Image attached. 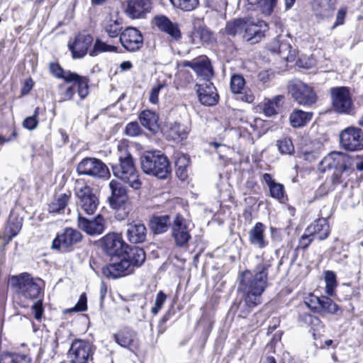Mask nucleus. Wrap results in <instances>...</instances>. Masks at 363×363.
Returning <instances> with one entry per match:
<instances>
[{
    "mask_svg": "<svg viewBox=\"0 0 363 363\" xmlns=\"http://www.w3.org/2000/svg\"><path fill=\"white\" fill-rule=\"evenodd\" d=\"M270 264L262 262L253 271L245 270L238 277V291L242 294V301L238 308L246 315L262 302V296L267 287Z\"/></svg>",
    "mask_w": 363,
    "mask_h": 363,
    "instance_id": "1",
    "label": "nucleus"
},
{
    "mask_svg": "<svg viewBox=\"0 0 363 363\" xmlns=\"http://www.w3.org/2000/svg\"><path fill=\"white\" fill-rule=\"evenodd\" d=\"M118 164L112 165L113 175L130 187L138 190L142 186V182L135 167L133 157L124 145H118Z\"/></svg>",
    "mask_w": 363,
    "mask_h": 363,
    "instance_id": "2",
    "label": "nucleus"
},
{
    "mask_svg": "<svg viewBox=\"0 0 363 363\" xmlns=\"http://www.w3.org/2000/svg\"><path fill=\"white\" fill-rule=\"evenodd\" d=\"M10 284L23 307L28 306L27 301L38 298L42 291L38 281L28 273L11 277Z\"/></svg>",
    "mask_w": 363,
    "mask_h": 363,
    "instance_id": "3",
    "label": "nucleus"
},
{
    "mask_svg": "<svg viewBox=\"0 0 363 363\" xmlns=\"http://www.w3.org/2000/svg\"><path fill=\"white\" fill-rule=\"evenodd\" d=\"M350 157L340 152H332L326 155L319 163L318 170L325 172L333 170L331 180L333 185L341 182V175L350 164Z\"/></svg>",
    "mask_w": 363,
    "mask_h": 363,
    "instance_id": "4",
    "label": "nucleus"
},
{
    "mask_svg": "<svg viewBox=\"0 0 363 363\" xmlns=\"http://www.w3.org/2000/svg\"><path fill=\"white\" fill-rule=\"evenodd\" d=\"M141 167L145 173L160 179L166 178L170 173V166L167 157L156 152H147L143 156Z\"/></svg>",
    "mask_w": 363,
    "mask_h": 363,
    "instance_id": "5",
    "label": "nucleus"
},
{
    "mask_svg": "<svg viewBox=\"0 0 363 363\" xmlns=\"http://www.w3.org/2000/svg\"><path fill=\"white\" fill-rule=\"evenodd\" d=\"M330 95L332 106L335 112L346 115L354 114L355 106L349 88L333 87L330 89Z\"/></svg>",
    "mask_w": 363,
    "mask_h": 363,
    "instance_id": "6",
    "label": "nucleus"
},
{
    "mask_svg": "<svg viewBox=\"0 0 363 363\" xmlns=\"http://www.w3.org/2000/svg\"><path fill=\"white\" fill-rule=\"evenodd\" d=\"M74 190L79 209L86 214H94L98 208L99 200L93 189L84 182H77Z\"/></svg>",
    "mask_w": 363,
    "mask_h": 363,
    "instance_id": "7",
    "label": "nucleus"
},
{
    "mask_svg": "<svg viewBox=\"0 0 363 363\" xmlns=\"http://www.w3.org/2000/svg\"><path fill=\"white\" fill-rule=\"evenodd\" d=\"M51 73L57 78L63 79L66 82L77 84L78 94L82 99L89 94V79L70 71L64 70L59 65H50Z\"/></svg>",
    "mask_w": 363,
    "mask_h": 363,
    "instance_id": "8",
    "label": "nucleus"
},
{
    "mask_svg": "<svg viewBox=\"0 0 363 363\" xmlns=\"http://www.w3.org/2000/svg\"><path fill=\"white\" fill-rule=\"evenodd\" d=\"M77 172L80 175L90 176L94 178L108 179L110 172L107 166L95 157L83 159L77 167Z\"/></svg>",
    "mask_w": 363,
    "mask_h": 363,
    "instance_id": "9",
    "label": "nucleus"
},
{
    "mask_svg": "<svg viewBox=\"0 0 363 363\" xmlns=\"http://www.w3.org/2000/svg\"><path fill=\"white\" fill-rule=\"evenodd\" d=\"M288 89L293 99L300 105L311 106L317 101L313 88L300 80L291 81Z\"/></svg>",
    "mask_w": 363,
    "mask_h": 363,
    "instance_id": "10",
    "label": "nucleus"
},
{
    "mask_svg": "<svg viewBox=\"0 0 363 363\" xmlns=\"http://www.w3.org/2000/svg\"><path fill=\"white\" fill-rule=\"evenodd\" d=\"M342 147L349 151H357L363 147V135L359 128L349 127L343 130L340 135Z\"/></svg>",
    "mask_w": 363,
    "mask_h": 363,
    "instance_id": "11",
    "label": "nucleus"
},
{
    "mask_svg": "<svg viewBox=\"0 0 363 363\" xmlns=\"http://www.w3.org/2000/svg\"><path fill=\"white\" fill-rule=\"evenodd\" d=\"M101 247L109 256L123 255L128 248L123 240L122 235L118 233H108L101 240Z\"/></svg>",
    "mask_w": 363,
    "mask_h": 363,
    "instance_id": "12",
    "label": "nucleus"
},
{
    "mask_svg": "<svg viewBox=\"0 0 363 363\" xmlns=\"http://www.w3.org/2000/svg\"><path fill=\"white\" fill-rule=\"evenodd\" d=\"M91 354V347L89 342L75 340L67 353L69 363H87Z\"/></svg>",
    "mask_w": 363,
    "mask_h": 363,
    "instance_id": "13",
    "label": "nucleus"
},
{
    "mask_svg": "<svg viewBox=\"0 0 363 363\" xmlns=\"http://www.w3.org/2000/svg\"><path fill=\"white\" fill-rule=\"evenodd\" d=\"M120 42L126 50L135 52L143 47V37L139 30L128 27L121 32Z\"/></svg>",
    "mask_w": 363,
    "mask_h": 363,
    "instance_id": "14",
    "label": "nucleus"
},
{
    "mask_svg": "<svg viewBox=\"0 0 363 363\" xmlns=\"http://www.w3.org/2000/svg\"><path fill=\"white\" fill-rule=\"evenodd\" d=\"M191 223L180 215H177L172 225V235L179 246H184L191 238Z\"/></svg>",
    "mask_w": 363,
    "mask_h": 363,
    "instance_id": "15",
    "label": "nucleus"
},
{
    "mask_svg": "<svg viewBox=\"0 0 363 363\" xmlns=\"http://www.w3.org/2000/svg\"><path fill=\"white\" fill-rule=\"evenodd\" d=\"M93 37L85 31L79 33L68 47L74 59L84 57L93 43Z\"/></svg>",
    "mask_w": 363,
    "mask_h": 363,
    "instance_id": "16",
    "label": "nucleus"
},
{
    "mask_svg": "<svg viewBox=\"0 0 363 363\" xmlns=\"http://www.w3.org/2000/svg\"><path fill=\"white\" fill-rule=\"evenodd\" d=\"M81 233L73 228H65L57 234L52 242V247L61 251H67L69 247L81 240Z\"/></svg>",
    "mask_w": 363,
    "mask_h": 363,
    "instance_id": "17",
    "label": "nucleus"
},
{
    "mask_svg": "<svg viewBox=\"0 0 363 363\" xmlns=\"http://www.w3.org/2000/svg\"><path fill=\"white\" fill-rule=\"evenodd\" d=\"M123 255L120 261L113 262L103 267L102 272L104 276L108 278L116 279L130 274L133 272L134 269L130 260H128Z\"/></svg>",
    "mask_w": 363,
    "mask_h": 363,
    "instance_id": "18",
    "label": "nucleus"
},
{
    "mask_svg": "<svg viewBox=\"0 0 363 363\" xmlns=\"http://www.w3.org/2000/svg\"><path fill=\"white\" fill-rule=\"evenodd\" d=\"M152 5L151 0H128L125 12L132 19L143 18L151 11Z\"/></svg>",
    "mask_w": 363,
    "mask_h": 363,
    "instance_id": "19",
    "label": "nucleus"
},
{
    "mask_svg": "<svg viewBox=\"0 0 363 363\" xmlns=\"http://www.w3.org/2000/svg\"><path fill=\"white\" fill-rule=\"evenodd\" d=\"M108 186L111 192L108 197L110 206L114 209L122 208L128 201L126 189L115 179L111 180Z\"/></svg>",
    "mask_w": 363,
    "mask_h": 363,
    "instance_id": "20",
    "label": "nucleus"
},
{
    "mask_svg": "<svg viewBox=\"0 0 363 363\" xmlns=\"http://www.w3.org/2000/svg\"><path fill=\"white\" fill-rule=\"evenodd\" d=\"M196 86L198 87L199 99L202 104L212 106L218 103L219 96L212 82L209 80H205L203 82L196 84Z\"/></svg>",
    "mask_w": 363,
    "mask_h": 363,
    "instance_id": "21",
    "label": "nucleus"
},
{
    "mask_svg": "<svg viewBox=\"0 0 363 363\" xmlns=\"http://www.w3.org/2000/svg\"><path fill=\"white\" fill-rule=\"evenodd\" d=\"M78 226L89 235H99L102 233L105 230L106 221L100 214L94 220H89L82 217L81 213H79Z\"/></svg>",
    "mask_w": 363,
    "mask_h": 363,
    "instance_id": "22",
    "label": "nucleus"
},
{
    "mask_svg": "<svg viewBox=\"0 0 363 363\" xmlns=\"http://www.w3.org/2000/svg\"><path fill=\"white\" fill-rule=\"evenodd\" d=\"M267 30L268 26L264 21H258L256 23L246 21L243 38L252 44L257 43L264 36Z\"/></svg>",
    "mask_w": 363,
    "mask_h": 363,
    "instance_id": "23",
    "label": "nucleus"
},
{
    "mask_svg": "<svg viewBox=\"0 0 363 363\" xmlns=\"http://www.w3.org/2000/svg\"><path fill=\"white\" fill-rule=\"evenodd\" d=\"M183 65L191 67L199 76L205 80H209V78L213 74L209 60L204 56L191 61H184Z\"/></svg>",
    "mask_w": 363,
    "mask_h": 363,
    "instance_id": "24",
    "label": "nucleus"
},
{
    "mask_svg": "<svg viewBox=\"0 0 363 363\" xmlns=\"http://www.w3.org/2000/svg\"><path fill=\"white\" fill-rule=\"evenodd\" d=\"M147 229L143 223L134 221L127 226V238L130 242L140 243L145 240Z\"/></svg>",
    "mask_w": 363,
    "mask_h": 363,
    "instance_id": "25",
    "label": "nucleus"
},
{
    "mask_svg": "<svg viewBox=\"0 0 363 363\" xmlns=\"http://www.w3.org/2000/svg\"><path fill=\"white\" fill-rule=\"evenodd\" d=\"M155 26L162 31L169 34L172 38L178 40L181 37L180 30L177 24L173 23L164 16H157L154 18Z\"/></svg>",
    "mask_w": 363,
    "mask_h": 363,
    "instance_id": "26",
    "label": "nucleus"
},
{
    "mask_svg": "<svg viewBox=\"0 0 363 363\" xmlns=\"http://www.w3.org/2000/svg\"><path fill=\"white\" fill-rule=\"evenodd\" d=\"M113 337L116 342L122 347L130 350L136 345V333L129 328L121 329Z\"/></svg>",
    "mask_w": 363,
    "mask_h": 363,
    "instance_id": "27",
    "label": "nucleus"
},
{
    "mask_svg": "<svg viewBox=\"0 0 363 363\" xmlns=\"http://www.w3.org/2000/svg\"><path fill=\"white\" fill-rule=\"evenodd\" d=\"M269 50L272 52H277L280 57L287 62H294L296 58V50H292L288 43L280 42V37L273 43Z\"/></svg>",
    "mask_w": 363,
    "mask_h": 363,
    "instance_id": "28",
    "label": "nucleus"
},
{
    "mask_svg": "<svg viewBox=\"0 0 363 363\" xmlns=\"http://www.w3.org/2000/svg\"><path fill=\"white\" fill-rule=\"evenodd\" d=\"M102 26L110 38H116L121 33L123 21L117 15H110L104 19Z\"/></svg>",
    "mask_w": 363,
    "mask_h": 363,
    "instance_id": "29",
    "label": "nucleus"
},
{
    "mask_svg": "<svg viewBox=\"0 0 363 363\" xmlns=\"http://www.w3.org/2000/svg\"><path fill=\"white\" fill-rule=\"evenodd\" d=\"M264 225L257 222L249 232V240L251 245L262 249L268 245V241L265 239L264 232Z\"/></svg>",
    "mask_w": 363,
    "mask_h": 363,
    "instance_id": "30",
    "label": "nucleus"
},
{
    "mask_svg": "<svg viewBox=\"0 0 363 363\" xmlns=\"http://www.w3.org/2000/svg\"><path fill=\"white\" fill-rule=\"evenodd\" d=\"M306 231L314 238L320 240H324L328 236L330 232L328 220L325 218H319L310 225Z\"/></svg>",
    "mask_w": 363,
    "mask_h": 363,
    "instance_id": "31",
    "label": "nucleus"
},
{
    "mask_svg": "<svg viewBox=\"0 0 363 363\" xmlns=\"http://www.w3.org/2000/svg\"><path fill=\"white\" fill-rule=\"evenodd\" d=\"M312 116L311 112L296 109L289 116L290 123L294 128H301L305 126L312 119Z\"/></svg>",
    "mask_w": 363,
    "mask_h": 363,
    "instance_id": "32",
    "label": "nucleus"
},
{
    "mask_svg": "<svg viewBox=\"0 0 363 363\" xmlns=\"http://www.w3.org/2000/svg\"><path fill=\"white\" fill-rule=\"evenodd\" d=\"M140 121L141 124L152 132H156L159 128L158 116L153 111L145 110L140 114Z\"/></svg>",
    "mask_w": 363,
    "mask_h": 363,
    "instance_id": "33",
    "label": "nucleus"
},
{
    "mask_svg": "<svg viewBox=\"0 0 363 363\" xmlns=\"http://www.w3.org/2000/svg\"><path fill=\"white\" fill-rule=\"evenodd\" d=\"M123 255L128 260H130L133 269L135 267L142 265L145 259L144 250L138 247H131L129 251L126 250V252H124Z\"/></svg>",
    "mask_w": 363,
    "mask_h": 363,
    "instance_id": "34",
    "label": "nucleus"
},
{
    "mask_svg": "<svg viewBox=\"0 0 363 363\" xmlns=\"http://www.w3.org/2000/svg\"><path fill=\"white\" fill-rule=\"evenodd\" d=\"M284 96L278 95L272 99H265L262 105V111L265 116L270 117L278 113L279 108L281 106Z\"/></svg>",
    "mask_w": 363,
    "mask_h": 363,
    "instance_id": "35",
    "label": "nucleus"
},
{
    "mask_svg": "<svg viewBox=\"0 0 363 363\" xmlns=\"http://www.w3.org/2000/svg\"><path fill=\"white\" fill-rule=\"evenodd\" d=\"M69 199L70 193L57 196L49 204L48 211L52 213H62L67 207Z\"/></svg>",
    "mask_w": 363,
    "mask_h": 363,
    "instance_id": "36",
    "label": "nucleus"
},
{
    "mask_svg": "<svg viewBox=\"0 0 363 363\" xmlns=\"http://www.w3.org/2000/svg\"><path fill=\"white\" fill-rule=\"evenodd\" d=\"M169 223V216H155L151 218L150 225V228L155 233L160 234L167 230Z\"/></svg>",
    "mask_w": 363,
    "mask_h": 363,
    "instance_id": "37",
    "label": "nucleus"
},
{
    "mask_svg": "<svg viewBox=\"0 0 363 363\" xmlns=\"http://www.w3.org/2000/svg\"><path fill=\"white\" fill-rule=\"evenodd\" d=\"M189 128L186 125L174 123L168 131V137L174 140L181 141L187 138Z\"/></svg>",
    "mask_w": 363,
    "mask_h": 363,
    "instance_id": "38",
    "label": "nucleus"
},
{
    "mask_svg": "<svg viewBox=\"0 0 363 363\" xmlns=\"http://www.w3.org/2000/svg\"><path fill=\"white\" fill-rule=\"evenodd\" d=\"M339 310L338 306L329 297L322 296L320 300V308L317 313L335 314Z\"/></svg>",
    "mask_w": 363,
    "mask_h": 363,
    "instance_id": "39",
    "label": "nucleus"
},
{
    "mask_svg": "<svg viewBox=\"0 0 363 363\" xmlns=\"http://www.w3.org/2000/svg\"><path fill=\"white\" fill-rule=\"evenodd\" d=\"M30 358L26 354L16 353H3L1 356L0 363H30Z\"/></svg>",
    "mask_w": 363,
    "mask_h": 363,
    "instance_id": "40",
    "label": "nucleus"
},
{
    "mask_svg": "<svg viewBox=\"0 0 363 363\" xmlns=\"http://www.w3.org/2000/svg\"><path fill=\"white\" fill-rule=\"evenodd\" d=\"M321 145L317 143L313 147L305 146L301 149V155L305 160L313 162L317 160L320 155Z\"/></svg>",
    "mask_w": 363,
    "mask_h": 363,
    "instance_id": "41",
    "label": "nucleus"
},
{
    "mask_svg": "<svg viewBox=\"0 0 363 363\" xmlns=\"http://www.w3.org/2000/svg\"><path fill=\"white\" fill-rule=\"evenodd\" d=\"M246 21L242 19H235L227 23L225 30L228 34L235 35L245 32Z\"/></svg>",
    "mask_w": 363,
    "mask_h": 363,
    "instance_id": "42",
    "label": "nucleus"
},
{
    "mask_svg": "<svg viewBox=\"0 0 363 363\" xmlns=\"http://www.w3.org/2000/svg\"><path fill=\"white\" fill-rule=\"evenodd\" d=\"M172 6L184 11H191L199 5V0H169Z\"/></svg>",
    "mask_w": 363,
    "mask_h": 363,
    "instance_id": "43",
    "label": "nucleus"
},
{
    "mask_svg": "<svg viewBox=\"0 0 363 363\" xmlns=\"http://www.w3.org/2000/svg\"><path fill=\"white\" fill-rule=\"evenodd\" d=\"M116 47L111 45H108L106 43L97 39L94 45V48L90 50V55L96 56L99 52H116Z\"/></svg>",
    "mask_w": 363,
    "mask_h": 363,
    "instance_id": "44",
    "label": "nucleus"
},
{
    "mask_svg": "<svg viewBox=\"0 0 363 363\" xmlns=\"http://www.w3.org/2000/svg\"><path fill=\"white\" fill-rule=\"evenodd\" d=\"M245 80L240 74H234L230 79V89L233 93H242L245 89Z\"/></svg>",
    "mask_w": 363,
    "mask_h": 363,
    "instance_id": "45",
    "label": "nucleus"
},
{
    "mask_svg": "<svg viewBox=\"0 0 363 363\" xmlns=\"http://www.w3.org/2000/svg\"><path fill=\"white\" fill-rule=\"evenodd\" d=\"M21 229V223L17 222L16 223H10L6 228L4 240L5 243L9 242L13 237H15Z\"/></svg>",
    "mask_w": 363,
    "mask_h": 363,
    "instance_id": "46",
    "label": "nucleus"
},
{
    "mask_svg": "<svg viewBox=\"0 0 363 363\" xmlns=\"http://www.w3.org/2000/svg\"><path fill=\"white\" fill-rule=\"evenodd\" d=\"M325 292L328 295L333 296L337 286L336 276L332 271H327L325 273Z\"/></svg>",
    "mask_w": 363,
    "mask_h": 363,
    "instance_id": "47",
    "label": "nucleus"
},
{
    "mask_svg": "<svg viewBox=\"0 0 363 363\" xmlns=\"http://www.w3.org/2000/svg\"><path fill=\"white\" fill-rule=\"evenodd\" d=\"M278 150L282 155H291L294 151L293 143L289 138H283L277 143Z\"/></svg>",
    "mask_w": 363,
    "mask_h": 363,
    "instance_id": "48",
    "label": "nucleus"
},
{
    "mask_svg": "<svg viewBox=\"0 0 363 363\" xmlns=\"http://www.w3.org/2000/svg\"><path fill=\"white\" fill-rule=\"evenodd\" d=\"M320 296H315L313 294L310 293L304 297L303 301L305 305L312 311L318 312L320 308Z\"/></svg>",
    "mask_w": 363,
    "mask_h": 363,
    "instance_id": "49",
    "label": "nucleus"
},
{
    "mask_svg": "<svg viewBox=\"0 0 363 363\" xmlns=\"http://www.w3.org/2000/svg\"><path fill=\"white\" fill-rule=\"evenodd\" d=\"M257 4L264 14L269 16L277 6V0H257Z\"/></svg>",
    "mask_w": 363,
    "mask_h": 363,
    "instance_id": "50",
    "label": "nucleus"
},
{
    "mask_svg": "<svg viewBox=\"0 0 363 363\" xmlns=\"http://www.w3.org/2000/svg\"><path fill=\"white\" fill-rule=\"evenodd\" d=\"M269 188L270 195L272 197L282 201L284 197V185L279 183H274Z\"/></svg>",
    "mask_w": 363,
    "mask_h": 363,
    "instance_id": "51",
    "label": "nucleus"
},
{
    "mask_svg": "<svg viewBox=\"0 0 363 363\" xmlns=\"http://www.w3.org/2000/svg\"><path fill=\"white\" fill-rule=\"evenodd\" d=\"M39 108H36L34 114L32 116L27 117L23 122V126L30 130H34L38 125V115Z\"/></svg>",
    "mask_w": 363,
    "mask_h": 363,
    "instance_id": "52",
    "label": "nucleus"
},
{
    "mask_svg": "<svg viewBox=\"0 0 363 363\" xmlns=\"http://www.w3.org/2000/svg\"><path fill=\"white\" fill-rule=\"evenodd\" d=\"M166 299L167 296L162 291L157 293L155 298V306L151 309V311L154 315L157 314L158 312L161 310L166 301Z\"/></svg>",
    "mask_w": 363,
    "mask_h": 363,
    "instance_id": "53",
    "label": "nucleus"
},
{
    "mask_svg": "<svg viewBox=\"0 0 363 363\" xmlns=\"http://www.w3.org/2000/svg\"><path fill=\"white\" fill-rule=\"evenodd\" d=\"M166 86L164 82L160 83L157 85L152 87L150 91L149 101L152 104H157L159 102V93L160 91Z\"/></svg>",
    "mask_w": 363,
    "mask_h": 363,
    "instance_id": "54",
    "label": "nucleus"
},
{
    "mask_svg": "<svg viewBox=\"0 0 363 363\" xmlns=\"http://www.w3.org/2000/svg\"><path fill=\"white\" fill-rule=\"evenodd\" d=\"M125 132L128 136L135 137L141 133L142 129L138 122H130L126 125Z\"/></svg>",
    "mask_w": 363,
    "mask_h": 363,
    "instance_id": "55",
    "label": "nucleus"
},
{
    "mask_svg": "<svg viewBox=\"0 0 363 363\" xmlns=\"http://www.w3.org/2000/svg\"><path fill=\"white\" fill-rule=\"evenodd\" d=\"M74 85L77 86V84L74 83V85L66 87L63 91L60 93V102L71 100L74 94H75V88Z\"/></svg>",
    "mask_w": 363,
    "mask_h": 363,
    "instance_id": "56",
    "label": "nucleus"
},
{
    "mask_svg": "<svg viewBox=\"0 0 363 363\" xmlns=\"http://www.w3.org/2000/svg\"><path fill=\"white\" fill-rule=\"evenodd\" d=\"M87 300L85 294H82L74 308L69 309V311H84L87 309Z\"/></svg>",
    "mask_w": 363,
    "mask_h": 363,
    "instance_id": "57",
    "label": "nucleus"
},
{
    "mask_svg": "<svg viewBox=\"0 0 363 363\" xmlns=\"http://www.w3.org/2000/svg\"><path fill=\"white\" fill-rule=\"evenodd\" d=\"M313 239L314 237L311 233H306V231L298 241V247L306 249L308 247Z\"/></svg>",
    "mask_w": 363,
    "mask_h": 363,
    "instance_id": "58",
    "label": "nucleus"
},
{
    "mask_svg": "<svg viewBox=\"0 0 363 363\" xmlns=\"http://www.w3.org/2000/svg\"><path fill=\"white\" fill-rule=\"evenodd\" d=\"M31 309L34 313L35 318L38 320H40L43 313L42 302L40 301L35 302L32 306Z\"/></svg>",
    "mask_w": 363,
    "mask_h": 363,
    "instance_id": "59",
    "label": "nucleus"
},
{
    "mask_svg": "<svg viewBox=\"0 0 363 363\" xmlns=\"http://www.w3.org/2000/svg\"><path fill=\"white\" fill-rule=\"evenodd\" d=\"M303 320L306 323L311 325L313 327L318 326L321 323L319 318H318L317 317L313 316L311 314H306L304 315Z\"/></svg>",
    "mask_w": 363,
    "mask_h": 363,
    "instance_id": "60",
    "label": "nucleus"
},
{
    "mask_svg": "<svg viewBox=\"0 0 363 363\" xmlns=\"http://www.w3.org/2000/svg\"><path fill=\"white\" fill-rule=\"evenodd\" d=\"M189 164V158L185 155H181L175 161L176 168H186Z\"/></svg>",
    "mask_w": 363,
    "mask_h": 363,
    "instance_id": "61",
    "label": "nucleus"
},
{
    "mask_svg": "<svg viewBox=\"0 0 363 363\" xmlns=\"http://www.w3.org/2000/svg\"><path fill=\"white\" fill-rule=\"evenodd\" d=\"M345 15H346V9H345V8L340 9L337 13L336 21H335V24L333 25V28H335L340 25H342L344 23Z\"/></svg>",
    "mask_w": 363,
    "mask_h": 363,
    "instance_id": "62",
    "label": "nucleus"
},
{
    "mask_svg": "<svg viewBox=\"0 0 363 363\" xmlns=\"http://www.w3.org/2000/svg\"><path fill=\"white\" fill-rule=\"evenodd\" d=\"M240 94H242L241 99L243 101L251 104L255 100V96L250 90L244 89L243 91H242V93Z\"/></svg>",
    "mask_w": 363,
    "mask_h": 363,
    "instance_id": "63",
    "label": "nucleus"
},
{
    "mask_svg": "<svg viewBox=\"0 0 363 363\" xmlns=\"http://www.w3.org/2000/svg\"><path fill=\"white\" fill-rule=\"evenodd\" d=\"M272 74L269 71H262L259 74V79L263 83H266L267 82L271 79Z\"/></svg>",
    "mask_w": 363,
    "mask_h": 363,
    "instance_id": "64",
    "label": "nucleus"
}]
</instances>
